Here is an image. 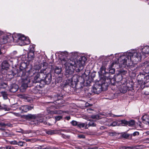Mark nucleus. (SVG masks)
Segmentation results:
<instances>
[{
    "mask_svg": "<svg viewBox=\"0 0 149 149\" xmlns=\"http://www.w3.org/2000/svg\"><path fill=\"white\" fill-rule=\"evenodd\" d=\"M3 33V32L2 31H0V36L2 35Z\"/></svg>",
    "mask_w": 149,
    "mask_h": 149,
    "instance_id": "obj_62",
    "label": "nucleus"
},
{
    "mask_svg": "<svg viewBox=\"0 0 149 149\" xmlns=\"http://www.w3.org/2000/svg\"><path fill=\"white\" fill-rule=\"evenodd\" d=\"M52 79V76L50 72H48L47 74H46L44 80H43L45 84H48L51 82Z\"/></svg>",
    "mask_w": 149,
    "mask_h": 149,
    "instance_id": "obj_9",
    "label": "nucleus"
},
{
    "mask_svg": "<svg viewBox=\"0 0 149 149\" xmlns=\"http://www.w3.org/2000/svg\"><path fill=\"white\" fill-rule=\"evenodd\" d=\"M19 107V106L17 104H13L11 106V108L13 110H15L17 109Z\"/></svg>",
    "mask_w": 149,
    "mask_h": 149,
    "instance_id": "obj_27",
    "label": "nucleus"
},
{
    "mask_svg": "<svg viewBox=\"0 0 149 149\" xmlns=\"http://www.w3.org/2000/svg\"><path fill=\"white\" fill-rule=\"evenodd\" d=\"M17 52L16 51H14L12 53V54L15 55V54H17Z\"/></svg>",
    "mask_w": 149,
    "mask_h": 149,
    "instance_id": "obj_59",
    "label": "nucleus"
},
{
    "mask_svg": "<svg viewBox=\"0 0 149 149\" xmlns=\"http://www.w3.org/2000/svg\"><path fill=\"white\" fill-rule=\"evenodd\" d=\"M34 54L32 52H29L28 54L27 57V61H31L33 58Z\"/></svg>",
    "mask_w": 149,
    "mask_h": 149,
    "instance_id": "obj_12",
    "label": "nucleus"
},
{
    "mask_svg": "<svg viewBox=\"0 0 149 149\" xmlns=\"http://www.w3.org/2000/svg\"><path fill=\"white\" fill-rule=\"evenodd\" d=\"M145 141H149V138H147L145 139Z\"/></svg>",
    "mask_w": 149,
    "mask_h": 149,
    "instance_id": "obj_63",
    "label": "nucleus"
},
{
    "mask_svg": "<svg viewBox=\"0 0 149 149\" xmlns=\"http://www.w3.org/2000/svg\"><path fill=\"white\" fill-rule=\"evenodd\" d=\"M33 107L28 105L22 106L18 108V109L22 113L23 112H26L29 110H31Z\"/></svg>",
    "mask_w": 149,
    "mask_h": 149,
    "instance_id": "obj_10",
    "label": "nucleus"
},
{
    "mask_svg": "<svg viewBox=\"0 0 149 149\" xmlns=\"http://www.w3.org/2000/svg\"><path fill=\"white\" fill-rule=\"evenodd\" d=\"M89 120L90 122L88 123L89 126L94 127L95 126V124L93 121Z\"/></svg>",
    "mask_w": 149,
    "mask_h": 149,
    "instance_id": "obj_31",
    "label": "nucleus"
},
{
    "mask_svg": "<svg viewBox=\"0 0 149 149\" xmlns=\"http://www.w3.org/2000/svg\"><path fill=\"white\" fill-rule=\"evenodd\" d=\"M86 60L85 56H83L81 57L79 60L76 61L75 60H69L68 61L65 59L62 60V64L65 68V75L67 77H72L76 68H81L84 64Z\"/></svg>",
    "mask_w": 149,
    "mask_h": 149,
    "instance_id": "obj_4",
    "label": "nucleus"
},
{
    "mask_svg": "<svg viewBox=\"0 0 149 149\" xmlns=\"http://www.w3.org/2000/svg\"><path fill=\"white\" fill-rule=\"evenodd\" d=\"M36 116V115L28 114L25 116V117L27 119H35Z\"/></svg>",
    "mask_w": 149,
    "mask_h": 149,
    "instance_id": "obj_17",
    "label": "nucleus"
},
{
    "mask_svg": "<svg viewBox=\"0 0 149 149\" xmlns=\"http://www.w3.org/2000/svg\"><path fill=\"white\" fill-rule=\"evenodd\" d=\"M87 110L88 112H90V111H93V109L91 108H88L87 109Z\"/></svg>",
    "mask_w": 149,
    "mask_h": 149,
    "instance_id": "obj_52",
    "label": "nucleus"
},
{
    "mask_svg": "<svg viewBox=\"0 0 149 149\" xmlns=\"http://www.w3.org/2000/svg\"><path fill=\"white\" fill-rule=\"evenodd\" d=\"M117 64V62H114L112 63L111 64V66H113L115 64Z\"/></svg>",
    "mask_w": 149,
    "mask_h": 149,
    "instance_id": "obj_53",
    "label": "nucleus"
},
{
    "mask_svg": "<svg viewBox=\"0 0 149 149\" xmlns=\"http://www.w3.org/2000/svg\"><path fill=\"white\" fill-rule=\"evenodd\" d=\"M27 100L28 102H31L33 101L32 99L31 98H28Z\"/></svg>",
    "mask_w": 149,
    "mask_h": 149,
    "instance_id": "obj_51",
    "label": "nucleus"
},
{
    "mask_svg": "<svg viewBox=\"0 0 149 149\" xmlns=\"http://www.w3.org/2000/svg\"><path fill=\"white\" fill-rule=\"evenodd\" d=\"M105 68V66L103 65L98 72L100 75L103 76L104 79H101L94 85L92 91L95 93L99 94L101 91L106 90L111 82L109 73L106 72Z\"/></svg>",
    "mask_w": 149,
    "mask_h": 149,
    "instance_id": "obj_2",
    "label": "nucleus"
},
{
    "mask_svg": "<svg viewBox=\"0 0 149 149\" xmlns=\"http://www.w3.org/2000/svg\"><path fill=\"white\" fill-rule=\"evenodd\" d=\"M109 73H111V74H114L115 72V69L114 68H110L109 70Z\"/></svg>",
    "mask_w": 149,
    "mask_h": 149,
    "instance_id": "obj_34",
    "label": "nucleus"
},
{
    "mask_svg": "<svg viewBox=\"0 0 149 149\" xmlns=\"http://www.w3.org/2000/svg\"><path fill=\"white\" fill-rule=\"evenodd\" d=\"M139 134V132H135L133 134V135L135 136L136 135H138Z\"/></svg>",
    "mask_w": 149,
    "mask_h": 149,
    "instance_id": "obj_47",
    "label": "nucleus"
},
{
    "mask_svg": "<svg viewBox=\"0 0 149 149\" xmlns=\"http://www.w3.org/2000/svg\"><path fill=\"white\" fill-rule=\"evenodd\" d=\"M12 73L13 74V72H12ZM6 80L7 81H9L11 79L13 78V74H7L6 76Z\"/></svg>",
    "mask_w": 149,
    "mask_h": 149,
    "instance_id": "obj_21",
    "label": "nucleus"
},
{
    "mask_svg": "<svg viewBox=\"0 0 149 149\" xmlns=\"http://www.w3.org/2000/svg\"><path fill=\"white\" fill-rule=\"evenodd\" d=\"M79 77L77 75H74L72 78V82L75 83V84L78 82V78Z\"/></svg>",
    "mask_w": 149,
    "mask_h": 149,
    "instance_id": "obj_18",
    "label": "nucleus"
},
{
    "mask_svg": "<svg viewBox=\"0 0 149 149\" xmlns=\"http://www.w3.org/2000/svg\"><path fill=\"white\" fill-rule=\"evenodd\" d=\"M66 118L68 120H69L70 118V116H67L66 117Z\"/></svg>",
    "mask_w": 149,
    "mask_h": 149,
    "instance_id": "obj_57",
    "label": "nucleus"
},
{
    "mask_svg": "<svg viewBox=\"0 0 149 149\" xmlns=\"http://www.w3.org/2000/svg\"><path fill=\"white\" fill-rule=\"evenodd\" d=\"M1 93L4 99H7L8 94L7 93V92L2 91L1 92Z\"/></svg>",
    "mask_w": 149,
    "mask_h": 149,
    "instance_id": "obj_23",
    "label": "nucleus"
},
{
    "mask_svg": "<svg viewBox=\"0 0 149 149\" xmlns=\"http://www.w3.org/2000/svg\"><path fill=\"white\" fill-rule=\"evenodd\" d=\"M137 79L139 83L145 84L149 82V75L140 73L137 76Z\"/></svg>",
    "mask_w": 149,
    "mask_h": 149,
    "instance_id": "obj_7",
    "label": "nucleus"
},
{
    "mask_svg": "<svg viewBox=\"0 0 149 149\" xmlns=\"http://www.w3.org/2000/svg\"><path fill=\"white\" fill-rule=\"evenodd\" d=\"M24 143V142L22 141H19L18 142H17V144L19 146H23V144Z\"/></svg>",
    "mask_w": 149,
    "mask_h": 149,
    "instance_id": "obj_40",
    "label": "nucleus"
},
{
    "mask_svg": "<svg viewBox=\"0 0 149 149\" xmlns=\"http://www.w3.org/2000/svg\"><path fill=\"white\" fill-rule=\"evenodd\" d=\"M86 60L85 56H83L81 57L79 60L76 61L75 60H69L68 61L65 59L62 60V64L65 68V75L67 77H72L76 68H81L84 64Z\"/></svg>",
    "mask_w": 149,
    "mask_h": 149,
    "instance_id": "obj_3",
    "label": "nucleus"
},
{
    "mask_svg": "<svg viewBox=\"0 0 149 149\" xmlns=\"http://www.w3.org/2000/svg\"><path fill=\"white\" fill-rule=\"evenodd\" d=\"M30 51L29 52H34V47L33 45H30Z\"/></svg>",
    "mask_w": 149,
    "mask_h": 149,
    "instance_id": "obj_41",
    "label": "nucleus"
},
{
    "mask_svg": "<svg viewBox=\"0 0 149 149\" xmlns=\"http://www.w3.org/2000/svg\"><path fill=\"white\" fill-rule=\"evenodd\" d=\"M61 68L56 66L54 69L55 72L57 74H60L61 72Z\"/></svg>",
    "mask_w": 149,
    "mask_h": 149,
    "instance_id": "obj_22",
    "label": "nucleus"
},
{
    "mask_svg": "<svg viewBox=\"0 0 149 149\" xmlns=\"http://www.w3.org/2000/svg\"><path fill=\"white\" fill-rule=\"evenodd\" d=\"M39 121L40 122L42 123L43 122V120L42 118H41L39 120Z\"/></svg>",
    "mask_w": 149,
    "mask_h": 149,
    "instance_id": "obj_54",
    "label": "nucleus"
},
{
    "mask_svg": "<svg viewBox=\"0 0 149 149\" xmlns=\"http://www.w3.org/2000/svg\"><path fill=\"white\" fill-rule=\"evenodd\" d=\"M122 123L127 125H128V121L125 120H122Z\"/></svg>",
    "mask_w": 149,
    "mask_h": 149,
    "instance_id": "obj_46",
    "label": "nucleus"
},
{
    "mask_svg": "<svg viewBox=\"0 0 149 149\" xmlns=\"http://www.w3.org/2000/svg\"><path fill=\"white\" fill-rule=\"evenodd\" d=\"M78 137L79 138L84 139L85 138V136L83 134H80L78 136Z\"/></svg>",
    "mask_w": 149,
    "mask_h": 149,
    "instance_id": "obj_45",
    "label": "nucleus"
},
{
    "mask_svg": "<svg viewBox=\"0 0 149 149\" xmlns=\"http://www.w3.org/2000/svg\"><path fill=\"white\" fill-rule=\"evenodd\" d=\"M35 69L36 71L35 72H33V74H35L36 73V74L34 77L33 80V83H36L37 82V74L36 73L37 68H34Z\"/></svg>",
    "mask_w": 149,
    "mask_h": 149,
    "instance_id": "obj_19",
    "label": "nucleus"
},
{
    "mask_svg": "<svg viewBox=\"0 0 149 149\" xmlns=\"http://www.w3.org/2000/svg\"><path fill=\"white\" fill-rule=\"evenodd\" d=\"M142 54H147L149 53V47H145L142 49Z\"/></svg>",
    "mask_w": 149,
    "mask_h": 149,
    "instance_id": "obj_16",
    "label": "nucleus"
},
{
    "mask_svg": "<svg viewBox=\"0 0 149 149\" xmlns=\"http://www.w3.org/2000/svg\"><path fill=\"white\" fill-rule=\"evenodd\" d=\"M71 58L70 59H68L67 58H64L62 59L61 61L63 59H65L67 60V61H68L69 60H75V61L76 63V61H77V60H76V59L78 58V55L77 53L76 52H72L71 54Z\"/></svg>",
    "mask_w": 149,
    "mask_h": 149,
    "instance_id": "obj_11",
    "label": "nucleus"
},
{
    "mask_svg": "<svg viewBox=\"0 0 149 149\" xmlns=\"http://www.w3.org/2000/svg\"><path fill=\"white\" fill-rule=\"evenodd\" d=\"M9 136H15V134L14 133H11L9 134Z\"/></svg>",
    "mask_w": 149,
    "mask_h": 149,
    "instance_id": "obj_55",
    "label": "nucleus"
},
{
    "mask_svg": "<svg viewBox=\"0 0 149 149\" xmlns=\"http://www.w3.org/2000/svg\"><path fill=\"white\" fill-rule=\"evenodd\" d=\"M9 39H13L14 42L17 43L20 46H24L29 44L30 41L28 37H25L24 35L20 34H16L12 35L10 33L4 35L0 40L1 44H4L7 42Z\"/></svg>",
    "mask_w": 149,
    "mask_h": 149,
    "instance_id": "obj_5",
    "label": "nucleus"
},
{
    "mask_svg": "<svg viewBox=\"0 0 149 149\" xmlns=\"http://www.w3.org/2000/svg\"><path fill=\"white\" fill-rule=\"evenodd\" d=\"M133 148V147L124 146L122 147V149H132Z\"/></svg>",
    "mask_w": 149,
    "mask_h": 149,
    "instance_id": "obj_39",
    "label": "nucleus"
},
{
    "mask_svg": "<svg viewBox=\"0 0 149 149\" xmlns=\"http://www.w3.org/2000/svg\"><path fill=\"white\" fill-rule=\"evenodd\" d=\"M144 67L145 68V69L143 70L145 72V73L147 74V73H149V69L148 68L146 65H145Z\"/></svg>",
    "mask_w": 149,
    "mask_h": 149,
    "instance_id": "obj_28",
    "label": "nucleus"
},
{
    "mask_svg": "<svg viewBox=\"0 0 149 149\" xmlns=\"http://www.w3.org/2000/svg\"><path fill=\"white\" fill-rule=\"evenodd\" d=\"M6 60L4 61L2 63V68L3 69H6L8 68L9 66V61Z\"/></svg>",
    "mask_w": 149,
    "mask_h": 149,
    "instance_id": "obj_15",
    "label": "nucleus"
},
{
    "mask_svg": "<svg viewBox=\"0 0 149 149\" xmlns=\"http://www.w3.org/2000/svg\"><path fill=\"white\" fill-rule=\"evenodd\" d=\"M18 88L17 85L15 84H13L10 86V90L11 92L14 93L17 91Z\"/></svg>",
    "mask_w": 149,
    "mask_h": 149,
    "instance_id": "obj_13",
    "label": "nucleus"
},
{
    "mask_svg": "<svg viewBox=\"0 0 149 149\" xmlns=\"http://www.w3.org/2000/svg\"><path fill=\"white\" fill-rule=\"evenodd\" d=\"M129 134L127 133H124L122 135V137L125 138H127L129 137Z\"/></svg>",
    "mask_w": 149,
    "mask_h": 149,
    "instance_id": "obj_36",
    "label": "nucleus"
},
{
    "mask_svg": "<svg viewBox=\"0 0 149 149\" xmlns=\"http://www.w3.org/2000/svg\"><path fill=\"white\" fill-rule=\"evenodd\" d=\"M76 71L77 72H79L80 71V70L79 68H77L76 70Z\"/></svg>",
    "mask_w": 149,
    "mask_h": 149,
    "instance_id": "obj_58",
    "label": "nucleus"
},
{
    "mask_svg": "<svg viewBox=\"0 0 149 149\" xmlns=\"http://www.w3.org/2000/svg\"><path fill=\"white\" fill-rule=\"evenodd\" d=\"M143 122L146 125L149 124V116L147 115H144L142 118Z\"/></svg>",
    "mask_w": 149,
    "mask_h": 149,
    "instance_id": "obj_14",
    "label": "nucleus"
},
{
    "mask_svg": "<svg viewBox=\"0 0 149 149\" xmlns=\"http://www.w3.org/2000/svg\"><path fill=\"white\" fill-rule=\"evenodd\" d=\"M17 60L18 63L22 61L20 63L21 64L20 66L24 68L23 70L19 71V73L22 80L21 88L24 89H25L28 87V84L30 81V79L26 74V73L25 69L27 65L29 62L27 61V57L24 55H23L17 57Z\"/></svg>",
    "mask_w": 149,
    "mask_h": 149,
    "instance_id": "obj_6",
    "label": "nucleus"
},
{
    "mask_svg": "<svg viewBox=\"0 0 149 149\" xmlns=\"http://www.w3.org/2000/svg\"><path fill=\"white\" fill-rule=\"evenodd\" d=\"M3 54V52H1V50L0 49V56Z\"/></svg>",
    "mask_w": 149,
    "mask_h": 149,
    "instance_id": "obj_61",
    "label": "nucleus"
},
{
    "mask_svg": "<svg viewBox=\"0 0 149 149\" xmlns=\"http://www.w3.org/2000/svg\"><path fill=\"white\" fill-rule=\"evenodd\" d=\"M9 143L12 145H17V142L15 140L9 141Z\"/></svg>",
    "mask_w": 149,
    "mask_h": 149,
    "instance_id": "obj_33",
    "label": "nucleus"
},
{
    "mask_svg": "<svg viewBox=\"0 0 149 149\" xmlns=\"http://www.w3.org/2000/svg\"><path fill=\"white\" fill-rule=\"evenodd\" d=\"M13 113L17 117H20L21 116V114L20 113H16L15 112H13Z\"/></svg>",
    "mask_w": 149,
    "mask_h": 149,
    "instance_id": "obj_44",
    "label": "nucleus"
},
{
    "mask_svg": "<svg viewBox=\"0 0 149 149\" xmlns=\"http://www.w3.org/2000/svg\"><path fill=\"white\" fill-rule=\"evenodd\" d=\"M6 126V124L4 123H0V126L1 127H4Z\"/></svg>",
    "mask_w": 149,
    "mask_h": 149,
    "instance_id": "obj_49",
    "label": "nucleus"
},
{
    "mask_svg": "<svg viewBox=\"0 0 149 149\" xmlns=\"http://www.w3.org/2000/svg\"><path fill=\"white\" fill-rule=\"evenodd\" d=\"M48 134L52 135L55 134V131L54 130H50L46 132Z\"/></svg>",
    "mask_w": 149,
    "mask_h": 149,
    "instance_id": "obj_26",
    "label": "nucleus"
},
{
    "mask_svg": "<svg viewBox=\"0 0 149 149\" xmlns=\"http://www.w3.org/2000/svg\"><path fill=\"white\" fill-rule=\"evenodd\" d=\"M61 54L64 57H67L68 56V53L66 52H61Z\"/></svg>",
    "mask_w": 149,
    "mask_h": 149,
    "instance_id": "obj_32",
    "label": "nucleus"
},
{
    "mask_svg": "<svg viewBox=\"0 0 149 149\" xmlns=\"http://www.w3.org/2000/svg\"><path fill=\"white\" fill-rule=\"evenodd\" d=\"M91 118L93 119H98L99 117L97 115H93L91 116Z\"/></svg>",
    "mask_w": 149,
    "mask_h": 149,
    "instance_id": "obj_37",
    "label": "nucleus"
},
{
    "mask_svg": "<svg viewBox=\"0 0 149 149\" xmlns=\"http://www.w3.org/2000/svg\"><path fill=\"white\" fill-rule=\"evenodd\" d=\"M47 69H43L40 70V72H38V83H40L39 85L38 84L39 86L42 88L43 86L45 84V82H44L45 74H46Z\"/></svg>",
    "mask_w": 149,
    "mask_h": 149,
    "instance_id": "obj_8",
    "label": "nucleus"
},
{
    "mask_svg": "<svg viewBox=\"0 0 149 149\" xmlns=\"http://www.w3.org/2000/svg\"><path fill=\"white\" fill-rule=\"evenodd\" d=\"M122 76L120 74L118 75L116 77V79H118L119 81L120 80L122 79Z\"/></svg>",
    "mask_w": 149,
    "mask_h": 149,
    "instance_id": "obj_42",
    "label": "nucleus"
},
{
    "mask_svg": "<svg viewBox=\"0 0 149 149\" xmlns=\"http://www.w3.org/2000/svg\"><path fill=\"white\" fill-rule=\"evenodd\" d=\"M116 125H117L116 123L115 122H114L110 125V126H115Z\"/></svg>",
    "mask_w": 149,
    "mask_h": 149,
    "instance_id": "obj_48",
    "label": "nucleus"
},
{
    "mask_svg": "<svg viewBox=\"0 0 149 149\" xmlns=\"http://www.w3.org/2000/svg\"><path fill=\"white\" fill-rule=\"evenodd\" d=\"M119 72L121 76L122 75H125L127 73L126 71L123 70H120Z\"/></svg>",
    "mask_w": 149,
    "mask_h": 149,
    "instance_id": "obj_30",
    "label": "nucleus"
},
{
    "mask_svg": "<svg viewBox=\"0 0 149 149\" xmlns=\"http://www.w3.org/2000/svg\"><path fill=\"white\" fill-rule=\"evenodd\" d=\"M8 149H11L12 148H13V147H12L11 146L8 147Z\"/></svg>",
    "mask_w": 149,
    "mask_h": 149,
    "instance_id": "obj_64",
    "label": "nucleus"
},
{
    "mask_svg": "<svg viewBox=\"0 0 149 149\" xmlns=\"http://www.w3.org/2000/svg\"><path fill=\"white\" fill-rule=\"evenodd\" d=\"M4 80L3 79H2L0 78V84L2 86L1 88H5L7 86V85L6 83L3 82Z\"/></svg>",
    "mask_w": 149,
    "mask_h": 149,
    "instance_id": "obj_20",
    "label": "nucleus"
},
{
    "mask_svg": "<svg viewBox=\"0 0 149 149\" xmlns=\"http://www.w3.org/2000/svg\"><path fill=\"white\" fill-rule=\"evenodd\" d=\"M141 123L140 121H139L137 123V124L140 126H141Z\"/></svg>",
    "mask_w": 149,
    "mask_h": 149,
    "instance_id": "obj_60",
    "label": "nucleus"
},
{
    "mask_svg": "<svg viewBox=\"0 0 149 149\" xmlns=\"http://www.w3.org/2000/svg\"><path fill=\"white\" fill-rule=\"evenodd\" d=\"M6 126H7L8 127H13V125L12 124H11L10 123H7L6 124Z\"/></svg>",
    "mask_w": 149,
    "mask_h": 149,
    "instance_id": "obj_50",
    "label": "nucleus"
},
{
    "mask_svg": "<svg viewBox=\"0 0 149 149\" xmlns=\"http://www.w3.org/2000/svg\"><path fill=\"white\" fill-rule=\"evenodd\" d=\"M85 123L78 122L77 126L79 128H83L85 126Z\"/></svg>",
    "mask_w": 149,
    "mask_h": 149,
    "instance_id": "obj_24",
    "label": "nucleus"
},
{
    "mask_svg": "<svg viewBox=\"0 0 149 149\" xmlns=\"http://www.w3.org/2000/svg\"><path fill=\"white\" fill-rule=\"evenodd\" d=\"M78 122L76 121L73 120L71 123V124L73 126H77Z\"/></svg>",
    "mask_w": 149,
    "mask_h": 149,
    "instance_id": "obj_35",
    "label": "nucleus"
},
{
    "mask_svg": "<svg viewBox=\"0 0 149 149\" xmlns=\"http://www.w3.org/2000/svg\"><path fill=\"white\" fill-rule=\"evenodd\" d=\"M142 55L136 50L127 52L126 55H122L118 60V64L120 68L130 66L132 70H134L136 67H132V63H135L141 60Z\"/></svg>",
    "mask_w": 149,
    "mask_h": 149,
    "instance_id": "obj_1",
    "label": "nucleus"
},
{
    "mask_svg": "<svg viewBox=\"0 0 149 149\" xmlns=\"http://www.w3.org/2000/svg\"><path fill=\"white\" fill-rule=\"evenodd\" d=\"M62 135V136L64 138H65L66 137H68V136H65V135H64L63 134H62V135Z\"/></svg>",
    "mask_w": 149,
    "mask_h": 149,
    "instance_id": "obj_56",
    "label": "nucleus"
},
{
    "mask_svg": "<svg viewBox=\"0 0 149 149\" xmlns=\"http://www.w3.org/2000/svg\"><path fill=\"white\" fill-rule=\"evenodd\" d=\"M135 122L134 120H132L128 121V125L129 126H132L134 125Z\"/></svg>",
    "mask_w": 149,
    "mask_h": 149,
    "instance_id": "obj_25",
    "label": "nucleus"
},
{
    "mask_svg": "<svg viewBox=\"0 0 149 149\" xmlns=\"http://www.w3.org/2000/svg\"><path fill=\"white\" fill-rule=\"evenodd\" d=\"M33 92L35 94L37 93V88L36 87L33 90Z\"/></svg>",
    "mask_w": 149,
    "mask_h": 149,
    "instance_id": "obj_43",
    "label": "nucleus"
},
{
    "mask_svg": "<svg viewBox=\"0 0 149 149\" xmlns=\"http://www.w3.org/2000/svg\"><path fill=\"white\" fill-rule=\"evenodd\" d=\"M62 117L61 116H58L55 117V119L56 120H59L62 119Z\"/></svg>",
    "mask_w": 149,
    "mask_h": 149,
    "instance_id": "obj_38",
    "label": "nucleus"
},
{
    "mask_svg": "<svg viewBox=\"0 0 149 149\" xmlns=\"http://www.w3.org/2000/svg\"><path fill=\"white\" fill-rule=\"evenodd\" d=\"M42 65L43 67L44 68L43 69H47V70L49 69L47 68V67L48 65V63L46 62H44L43 63H42Z\"/></svg>",
    "mask_w": 149,
    "mask_h": 149,
    "instance_id": "obj_29",
    "label": "nucleus"
}]
</instances>
